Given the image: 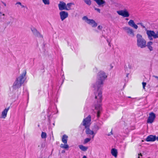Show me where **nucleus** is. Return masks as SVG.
Masks as SVG:
<instances>
[{
	"mask_svg": "<svg viewBox=\"0 0 158 158\" xmlns=\"http://www.w3.org/2000/svg\"><path fill=\"white\" fill-rule=\"evenodd\" d=\"M107 77L104 72L102 71L99 72L98 74L96 82L93 85L94 88V94L97 102V104L95 105V108L97 110V114L98 118L99 117L100 111L102 108L100 104L102 97V88L103 86V82Z\"/></svg>",
	"mask_w": 158,
	"mask_h": 158,
	"instance_id": "1",
	"label": "nucleus"
},
{
	"mask_svg": "<svg viewBox=\"0 0 158 158\" xmlns=\"http://www.w3.org/2000/svg\"><path fill=\"white\" fill-rule=\"evenodd\" d=\"M27 72L24 70L20 76L16 78V81L13 83V88L15 89L19 88L24 83L26 79V75Z\"/></svg>",
	"mask_w": 158,
	"mask_h": 158,
	"instance_id": "2",
	"label": "nucleus"
},
{
	"mask_svg": "<svg viewBox=\"0 0 158 158\" xmlns=\"http://www.w3.org/2000/svg\"><path fill=\"white\" fill-rule=\"evenodd\" d=\"M91 117L90 115H89L88 117L83 119L82 122V124L84 126L85 128V133L87 135H93L92 138L93 139L96 133L90 130L89 127L91 124Z\"/></svg>",
	"mask_w": 158,
	"mask_h": 158,
	"instance_id": "3",
	"label": "nucleus"
},
{
	"mask_svg": "<svg viewBox=\"0 0 158 158\" xmlns=\"http://www.w3.org/2000/svg\"><path fill=\"white\" fill-rule=\"evenodd\" d=\"M137 45V46L141 48H145L146 47V41L143 37L142 35L138 34L136 35Z\"/></svg>",
	"mask_w": 158,
	"mask_h": 158,
	"instance_id": "4",
	"label": "nucleus"
},
{
	"mask_svg": "<svg viewBox=\"0 0 158 158\" xmlns=\"http://www.w3.org/2000/svg\"><path fill=\"white\" fill-rule=\"evenodd\" d=\"M146 31V34L148 35V38L150 40H152L153 38H156V33L153 31L147 30L146 29H145Z\"/></svg>",
	"mask_w": 158,
	"mask_h": 158,
	"instance_id": "5",
	"label": "nucleus"
},
{
	"mask_svg": "<svg viewBox=\"0 0 158 158\" xmlns=\"http://www.w3.org/2000/svg\"><path fill=\"white\" fill-rule=\"evenodd\" d=\"M123 29L129 35L132 37H134V31L132 29L128 27H123Z\"/></svg>",
	"mask_w": 158,
	"mask_h": 158,
	"instance_id": "6",
	"label": "nucleus"
},
{
	"mask_svg": "<svg viewBox=\"0 0 158 158\" xmlns=\"http://www.w3.org/2000/svg\"><path fill=\"white\" fill-rule=\"evenodd\" d=\"M117 13L119 15L122 16L124 18L128 17L130 16V14L128 12L126 9H124L123 10L117 11Z\"/></svg>",
	"mask_w": 158,
	"mask_h": 158,
	"instance_id": "7",
	"label": "nucleus"
},
{
	"mask_svg": "<svg viewBox=\"0 0 158 158\" xmlns=\"http://www.w3.org/2000/svg\"><path fill=\"white\" fill-rule=\"evenodd\" d=\"M156 117V114L153 112L149 114V116L147 120V122L149 123H152Z\"/></svg>",
	"mask_w": 158,
	"mask_h": 158,
	"instance_id": "8",
	"label": "nucleus"
},
{
	"mask_svg": "<svg viewBox=\"0 0 158 158\" xmlns=\"http://www.w3.org/2000/svg\"><path fill=\"white\" fill-rule=\"evenodd\" d=\"M59 15L62 21H64L68 17V13L64 11H62L60 12Z\"/></svg>",
	"mask_w": 158,
	"mask_h": 158,
	"instance_id": "9",
	"label": "nucleus"
},
{
	"mask_svg": "<svg viewBox=\"0 0 158 158\" xmlns=\"http://www.w3.org/2000/svg\"><path fill=\"white\" fill-rule=\"evenodd\" d=\"M59 9L60 10L62 11L63 10L67 9L66 4L62 1H60L59 3L58 4Z\"/></svg>",
	"mask_w": 158,
	"mask_h": 158,
	"instance_id": "10",
	"label": "nucleus"
},
{
	"mask_svg": "<svg viewBox=\"0 0 158 158\" xmlns=\"http://www.w3.org/2000/svg\"><path fill=\"white\" fill-rule=\"evenodd\" d=\"M33 34L35 36L38 37H42V35H41L40 33L35 28H33L31 29Z\"/></svg>",
	"mask_w": 158,
	"mask_h": 158,
	"instance_id": "11",
	"label": "nucleus"
},
{
	"mask_svg": "<svg viewBox=\"0 0 158 158\" xmlns=\"http://www.w3.org/2000/svg\"><path fill=\"white\" fill-rule=\"evenodd\" d=\"M156 139V136L152 135L148 136L146 139V140L147 142L154 141Z\"/></svg>",
	"mask_w": 158,
	"mask_h": 158,
	"instance_id": "12",
	"label": "nucleus"
},
{
	"mask_svg": "<svg viewBox=\"0 0 158 158\" xmlns=\"http://www.w3.org/2000/svg\"><path fill=\"white\" fill-rule=\"evenodd\" d=\"M128 25L130 26L135 28L137 29L138 28V26L135 24L134 21L132 20H130L128 22Z\"/></svg>",
	"mask_w": 158,
	"mask_h": 158,
	"instance_id": "13",
	"label": "nucleus"
},
{
	"mask_svg": "<svg viewBox=\"0 0 158 158\" xmlns=\"http://www.w3.org/2000/svg\"><path fill=\"white\" fill-rule=\"evenodd\" d=\"M10 107L5 108L2 113V118H5L6 117L7 112L9 110Z\"/></svg>",
	"mask_w": 158,
	"mask_h": 158,
	"instance_id": "14",
	"label": "nucleus"
},
{
	"mask_svg": "<svg viewBox=\"0 0 158 158\" xmlns=\"http://www.w3.org/2000/svg\"><path fill=\"white\" fill-rule=\"evenodd\" d=\"M87 23L92 25L93 27H95L97 26V24L93 19H89Z\"/></svg>",
	"mask_w": 158,
	"mask_h": 158,
	"instance_id": "15",
	"label": "nucleus"
},
{
	"mask_svg": "<svg viewBox=\"0 0 158 158\" xmlns=\"http://www.w3.org/2000/svg\"><path fill=\"white\" fill-rule=\"evenodd\" d=\"M153 44V42L151 41H149L147 43L146 46H147L148 49L150 51H152L153 50V48L151 46Z\"/></svg>",
	"mask_w": 158,
	"mask_h": 158,
	"instance_id": "16",
	"label": "nucleus"
},
{
	"mask_svg": "<svg viewBox=\"0 0 158 158\" xmlns=\"http://www.w3.org/2000/svg\"><path fill=\"white\" fill-rule=\"evenodd\" d=\"M68 136L66 135H63L62 138V141L64 144L67 143Z\"/></svg>",
	"mask_w": 158,
	"mask_h": 158,
	"instance_id": "17",
	"label": "nucleus"
},
{
	"mask_svg": "<svg viewBox=\"0 0 158 158\" xmlns=\"http://www.w3.org/2000/svg\"><path fill=\"white\" fill-rule=\"evenodd\" d=\"M97 3L99 6H101L106 3V2L103 0H94Z\"/></svg>",
	"mask_w": 158,
	"mask_h": 158,
	"instance_id": "18",
	"label": "nucleus"
},
{
	"mask_svg": "<svg viewBox=\"0 0 158 158\" xmlns=\"http://www.w3.org/2000/svg\"><path fill=\"white\" fill-rule=\"evenodd\" d=\"M111 153L112 155L115 157L117 156V149L115 148H112L111 150Z\"/></svg>",
	"mask_w": 158,
	"mask_h": 158,
	"instance_id": "19",
	"label": "nucleus"
},
{
	"mask_svg": "<svg viewBox=\"0 0 158 158\" xmlns=\"http://www.w3.org/2000/svg\"><path fill=\"white\" fill-rule=\"evenodd\" d=\"M79 147L81 150L83 151H85L88 149L87 147H86L81 145H79Z\"/></svg>",
	"mask_w": 158,
	"mask_h": 158,
	"instance_id": "20",
	"label": "nucleus"
},
{
	"mask_svg": "<svg viewBox=\"0 0 158 158\" xmlns=\"http://www.w3.org/2000/svg\"><path fill=\"white\" fill-rule=\"evenodd\" d=\"M60 147L61 148H64V149H67L69 148V145L67 144V143H65L64 144H61L60 145Z\"/></svg>",
	"mask_w": 158,
	"mask_h": 158,
	"instance_id": "21",
	"label": "nucleus"
},
{
	"mask_svg": "<svg viewBox=\"0 0 158 158\" xmlns=\"http://www.w3.org/2000/svg\"><path fill=\"white\" fill-rule=\"evenodd\" d=\"M42 1L45 5H49L50 4L49 0H42Z\"/></svg>",
	"mask_w": 158,
	"mask_h": 158,
	"instance_id": "22",
	"label": "nucleus"
},
{
	"mask_svg": "<svg viewBox=\"0 0 158 158\" xmlns=\"http://www.w3.org/2000/svg\"><path fill=\"white\" fill-rule=\"evenodd\" d=\"M73 5V3H67L66 5L67 9L66 10H70L71 5Z\"/></svg>",
	"mask_w": 158,
	"mask_h": 158,
	"instance_id": "23",
	"label": "nucleus"
},
{
	"mask_svg": "<svg viewBox=\"0 0 158 158\" xmlns=\"http://www.w3.org/2000/svg\"><path fill=\"white\" fill-rule=\"evenodd\" d=\"M41 137L42 139H45L47 137V134L45 132H42L41 135Z\"/></svg>",
	"mask_w": 158,
	"mask_h": 158,
	"instance_id": "24",
	"label": "nucleus"
},
{
	"mask_svg": "<svg viewBox=\"0 0 158 158\" xmlns=\"http://www.w3.org/2000/svg\"><path fill=\"white\" fill-rule=\"evenodd\" d=\"M84 2L89 6L91 5V2L90 0H84Z\"/></svg>",
	"mask_w": 158,
	"mask_h": 158,
	"instance_id": "25",
	"label": "nucleus"
},
{
	"mask_svg": "<svg viewBox=\"0 0 158 158\" xmlns=\"http://www.w3.org/2000/svg\"><path fill=\"white\" fill-rule=\"evenodd\" d=\"M91 140V138H85L84 141V143L86 144L90 141Z\"/></svg>",
	"mask_w": 158,
	"mask_h": 158,
	"instance_id": "26",
	"label": "nucleus"
},
{
	"mask_svg": "<svg viewBox=\"0 0 158 158\" xmlns=\"http://www.w3.org/2000/svg\"><path fill=\"white\" fill-rule=\"evenodd\" d=\"M99 127L98 125H96L94 126L93 129L94 131H97L99 129Z\"/></svg>",
	"mask_w": 158,
	"mask_h": 158,
	"instance_id": "27",
	"label": "nucleus"
},
{
	"mask_svg": "<svg viewBox=\"0 0 158 158\" xmlns=\"http://www.w3.org/2000/svg\"><path fill=\"white\" fill-rule=\"evenodd\" d=\"M82 19L83 20H85L86 21V22L87 23V22H88L89 20V19H88L87 17L86 16H84L83 18Z\"/></svg>",
	"mask_w": 158,
	"mask_h": 158,
	"instance_id": "28",
	"label": "nucleus"
},
{
	"mask_svg": "<svg viewBox=\"0 0 158 158\" xmlns=\"http://www.w3.org/2000/svg\"><path fill=\"white\" fill-rule=\"evenodd\" d=\"M143 87V89H145V87L146 85V83L144 82H143L142 83Z\"/></svg>",
	"mask_w": 158,
	"mask_h": 158,
	"instance_id": "29",
	"label": "nucleus"
},
{
	"mask_svg": "<svg viewBox=\"0 0 158 158\" xmlns=\"http://www.w3.org/2000/svg\"><path fill=\"white\" fill-rule=\"evenodd\" d=\"M137 24L140 25L143 28H145V26L143 25L142 23H137Z\"/></svg>",
	"mask_w": 158,
	"mask_h": 158,
	"instance_id": "30",
	"label": "nucleus"
},
{
	"mask_svg": "<svg viewBox=\"0 0 158 158\" xmlns=\"http://www.w3.org/2000/svg\"><path fill=\"white\" fill-rule=\"evenodd\" d=\"M95 10L97 11L99 13H100V10L99 9L97 8H94Z\"/></svg>",
	"mask_w": 158,
	"mask_h": 158,
	"instance_id": "31",
	"label": "nucleus"
},
{
	"mask_svg": "<svg viewBox=\"0 0 158 158\" xmlns=\"http://www.w3.org/2000/svg\"><path fill=\"white\" fill-rule=\"evenodd\" d=\"M98 29H99V30H101L102 29V27L101 26H99L98 27Z\"/></svg>",
	"mask_w": 158,
	"mask_h": 158,
	"instance_id": "32",
	"label": "nucleus"
},
{
	"mask_svg": "<svg viewBox=\"0 0 158 158\" xmlns=\"http://www.w3.org/2000/svg\"><path fill=\"white\" fill-rule=\"evenodd\" d=\"M112 130H111V131L108 134V136H110V135H112Z\"/></svg>",
	"mask_w": 158,
	"mask_h": 158,
	"instance_id": "33",
	"label": "nucleus"
},
{
	"mask_svg": "<svg viewBox=\"0 0 158 158\" xmlns=\"http://www.w3.org/2000/svg\"><path fill=\"white\" fill-rule=\"evenodd\" d=\"M16 4H19L20 6L21 5V3L19 2H17L16 3Z\"/></svg>",
	"mask_w": 158,
	"mask_h": 158,
	"instance_id": "34",
	"label": "nucleus"
},
{
	"mask_svg": "<svg viewBox=\"0 0 158 158\" xmlns=\"http://www.w3.org/2000/svg\"><path fill=\"white\" fill-rule=\"evenodd\" d=\"M156 38H158V31L156 32Z\"/></svg>",
	"mask_w": 158,
	"mask_h": 158,
	"instance_id": "35",
	"label": "nucleus"
},
{
	"mask_svg": "<svg viewBox=\"0 0 158 158\" xmlns=\"http://www.w3.org/2000/svg\"><path fill=\"white\" fill-rule=\"evenodd\" d=\"M153 77H155V78L158 79V77H157V76H153Z\"/></svg>",
	"mask_w": 158,
	"mask_h": 158,
	"instance_id": "36",
	"label": "nucleus"
},
{
	"mask_svg": "<svg viewBox=\"0 0 158 158\" xmlns=\"http://www.w3.org/2000/svg\"><path fill=\"white\" fill-rule=\"evenodd\" d=\"M82 158H87V157H86V156H84Z\"/></svg>",
	"mask_w": 158,
	"mask_h": 158,
	"instance_id": "37",
	"label": "nucleus"
},
{
	"mask_svg": "<svg viewBox=\"0 0 158 158\" xmlns=\"http://www.w3.org/2000/svg\"><path fill=\"white\" fill-rule=\"evenodd\" d=\"M21 6H22V8H23L25 7L24 6L22 5V4L21 5Z\"/></svg>",
	"mask_w": 158,
	"mask_h": 158,
	"instance_id": "38",
	"label": "nucleus"
},
{
	"mask_svg": "<svg viewBox=\"0 0 158 158\" xmlns=\"http://www.w3.org/2000/svg\"><path fill=\"white\" fill-rule=\"evenodd\" d=\"M10 22H8L7 23V24H10Z\"/></svg>",
	"mask_w": 158,
	"mask_h": 158,
	"instance_id": "39",
	"label": "nucleus"
},
{
	"mask_svg": "<svg viewBox=\"0 0 158 158\" xmlns=\"http://www.w3.org/2000/svg\"><path fill=\"white\" fill-rule=\"evenodd\" d=\"M3 4H4V5L5 6H6V3H4V2H3Z\"/></svg>",
	"mask_w": 158,
	"mask_h": 158,
	"instance_id": "40",
	"label": "nucleus"
},
{
	"mask_svg": "<svg viewBox=\"0 0 158 158\" xmlns=\"http://www.w3.org/2000/svg\"><path fill=\"white\" fill-rule=\"evenodd\" d=\"M65 152V151H62V153H64Z\"/></svg>",
	"mask_w": 158,
	"mask_h": 158,
	"instance_id": "41",
	"label": "nucleus"
},
{
	"mask_svg": "<svg viewBox=\"0 0 158 158\" xmlns=\"http://www.w3.org/2000/svg\"><path fill=\"white\" fill-rule=\"evenodd\" d=\"M2 15L3 16H4L5 15V14H3Z\"/></svg>",
	"mask_w": 158,
	"mask_h": 158,
	"instance_id": "42",
	"label": "nucleus"
},
{
	"mask_svg": "<svg viewBox=\"0 0 158 158\" xmlns=\"http://www.w3.org/2000/svg\"><path fill=\"white\" fill-rule=\"evenodd\" d=\"M140 155L141 156H142V155L140 153L139 155Z\"/></svg>",
	"mask_w": 158,
	"mask_h": 158,
	"instance_id": "43",
	"label": "nucleus"
},
{
	"mask_svg": "<svg viewBox=\"0 0 158 158\" xmlns=\"http://www.w3.org/2000/svg\"><path fill=\"white\" fill-rule=\"evenodd\" d=\"M109 45L110 46V43H109Z\"/></svg>",
	"mask_w": 158,
	"mask_h": 158,
	"instance_id": "44",
	"label": "nucleus"
},
{
	"mask_svg": "<svg viewBox=\"0 0 158 158\" xmlns=\"http://www.w3.org/2000/svg\"><path fill=\"white\" fill-rule=\"evenodd\" d=\"M2 14L1 12H0V14Z\"/></svg>",
	"mask_w": 158,
	"mask_h": 158,
	"instance_id": "45",
	"label": "nucleus"
},
{
	"mask_svg": "<svg viewBox=\"0 0 158 158\" xmlns=\"http://www.w3.org/2000/svg\"><path fill=\"white\" fill-rule=\"evenodd\" d=\"M126 19V20H128V19Z\"/></svg>",
	"mask_w": 158,
	"mask_h": 158,
	"instance_id": "46",
	"label": "nucleus"
},
{
	"mask_svg": "<svg viewBox=\"0 0 158 158\" xmlns=\"http://www.w3.org/2000/svg\"><path fill=\"white\" fill-rule=\"evenodd\" d=\"M128 98H131V97H129Z\"/></svg>",
	"mask_w": 158,
	"mask_h": 158,
	"instance_id": "47",
	"label": "nucleus"
},
{
	"mask_svg": "<svg viewBox=\"0 0 158 158\" xmlns=\"http://www.w3.org/2000/svg\"><path fill=\"white\" fill-rule=\"evenodd\" d=\"M113 67V66L111 67V68H112Z\"/></svg>",
	"mask_w": 158,
	"mask_h": 158,
	"instance_id": "48",
	"label": "nucleus"
},
{
	"mask_svg": "<svg viewBox=\"0 0 158 158\" xmlns=\"http://www.w3.org/2000/svg\"><path fill=\"white\" fill-rule=\"evenodd\" d=\"M138 158H139V157H138Z\"/></svg>",
	"mask_w": 158,
	"mask_h": 158,
	"instance_id": "49",
	"label": "nucleus"
},
{
	"mask_svg": "<svg viewBox=\"0 0 158 158\" xmlns=\"http://www.w3.org/2000/svg\"><path fill=\"white\" fill-rule=\"evenodd\" d=\"M148 158H150V157H148Z\"/></svg>",
	"mask_w": 158,
	"mask_h": 158,
	"instance_id": "50",
	"label": "nucleus"
},
{
	"mask_svg": "<svg viewBox=\"0 0 158 158\" xmlns=\"http://www.w3.org/2000/svg\"><path fill=\"white\" fill-rule=\"evenodd\" d=\"M84 1V0H83Z\"/></svg>",
	"mask_w": 158,
	"mask_h": 158,
	"instance_id": "51",
	"label": "nucleus"
}]
</instances>
